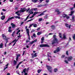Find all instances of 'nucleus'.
Wrapping results in <instances>:
<instances>
[{
  "mask_svg": "<svg viewBox=\"0 0 75 75\" xmlns=\"http://www.w3.org/2000/svg\"><path fill=\"white\" fill-rule=\"evenodd\" d=\"M56 35H54L53 36V40L52 41V45H54V44H58V39L56 38Z\"/></svg>",
  "mask_w": 75,
  "mask_h": 75,
  "instance_id": "obj_1",
  "label": "nucleus"
},
{
  "mask_svg": "<svg viewBox=\"0 0 75 75\" xmlns=\"http://www.w3.org/2000/svg\"><path fill=\"white\" fill-rule=\"evenodd\" d=\"M30 8H28V9H26V8H21V10L18 11L17 12H16V13H19V12L20 13H23V12H24V11H26L27 12H28V11L30 10Z\"/></svg>",
  "mask_w": 75,
  "mask_h": 75,
  "instance_id": "obj_2",
  "label": "nucleus"
},
{
  "mask_svg": "<svg viewBox=\"0 0 75 75\" xmlns=\"http://www.w3.org/2000/svg\"><path fill=\"white\" fill-rule=\"evenodd\" d=\"M46 67L49 72H50L51 73L52 72V67L50 66H48V65H46Z\"/></svg>",
  "mask_w": 75,
  "mask_h": 75,
  "instance_id": "obj_3",
  "label": "nucleus"
},
{
  "mask_svg": "<svg viewBox=\"0 0 75 75\" xmlns=\"http://www.w3.org/2000/svg\"><path fill=\"white\" fill-rule=\"evenodd\" d=\"M40 47L41 48L42 47H50V46L48 44H41L40 45Z\"/></svg>",
  "mask_w": 75,
  "mask_h": 75,
  "instance_id": "obj_4",
  "label": "nucleus"
},
{
  "mask_svg": "<svg viewBox=\"0 0 75 75\" xmlns=\"http://www.w3.org/2000/svg\"><path fill=\"white\" fill-rule=\"evenodd\" d=\"M60 50L61 48H59V47H57L56 50L54 51V53L55 54H57V52H58L60 51Z\"/></svg>",
  "mask_w": 75,
  "mask_h": 75,
  "instance_id": "obj_5",
  "label": "nucleus"
},
{
  "mask_svg": "<svg viewBox=\"0 0 75 75\" xmlns=\"http://www.w3.org/2000/svg\"><path fill=\"white\" fill-rule=\"evenodd\" d=\"M47 11V10L45 11H43L42 13H41L40 14L38 15V16H43V15H45V14L44 13H45Z\"/></svg>",
  "mask_w": 75,
  "mask_h": 75,
  "instance_id": "obj_6",
  "label": "nucleus"
},
{
  "mask_svg": "<svg viewBox=\"0 0 75 75\" xmlns=\"http://www.w3.org/2000/svg\"><path fill=\"white\" fill-rule=\"evenodd\" d=\"M65 25L66 27H69V29H71V25H70L69 26V25L67 23H66Z\"/></svg>",
  "mask_w": 75,
  "mask_h": 75,
  "instance_id": "obj_7",
  "label": "nucleus"
},
{
  "mask_svg": "<svg viewBox=\"0 0 75 75\" xmlns=\"http://www.w3.org/2000/svg\"><path fill=\"white\" fill-rule=\"evenodd\" d=\"M55 11V12L57 13V14H58V15H59V14H61V12H59V9H57Z\"/></svg>",
  "mask_w": 75,
  "mask_h": 75,
  "instance_id": "obj_8",
  "label": "nucleus"
},
{
  "mask_svg": "<svg viewBox=\"0 0 75 75\" xmlns=\"http://www.w3.org/2000/svg\"><path fill=\"white\" fill-rule=\"evenodd\" d=\"M72 58H73L72 57L70 56L68 57V58H67V60L68 61H71V60H72Z\"/></svg>",
  "mask_w": 75,
  "mask_h": 75,
  "instance_id": "obj_9",
  "label": "nucleus"
},
{
  "mask_svg": "<svg viewBox=\"0 0 75 75\" xmlns=\"http://www.w3.org/2000/svg\"><path fill=\"white\" fill-rule=\"evenodd\" d=\"M26 30L27 31V33L28 34V37H30V31H29V29H27Z\"/></svg>",
  "mask_w": 75,
  "mask_h": 75,
  "instance_id": "obj_10",
  "label": "nucleus"
},
{
  "mask_svg": "<svg viewBox=\"0 0 75 75\" xmlns=\"http://www.w3.org/2000/svg\"><path fill=\"white\" fill-rule=\"evenodd\" d=\"M21 55L20 54H17V57L16 59V61H18V57H20V56Z\"/></svg>",
  "mask_w": 75,
  "mask_h": 75,
  "instance_id": "obj_11",
  "label": "nucleus"
},
{
  "mask_svg": "<svg viewBox=\"0 0 75 75\" xmlns=\"http://www.w3.org/2000/svg\"><path fill=\"white\" fill-rule=\"evenodd\" d=\"M71 20H72V22H74L75 21V16H72V19H71Z\"/></svg>",
  "mask_w": 75,
  "mask_h": 75,
  "instance_id": "obj_12",
  "label": "nucleus"
},
{
  "mask_svg": "<svg viewBox=\"0 0 75 75\" xmlns=\"http://www.w3.org/2000/svg\"><path fill=\"white\" fill-rule=\"evenodd\" d=\"M67 15L65 14H62V17L63 18H66V17L67 16Z\"/></svg>",
  "mask_w": 75,
  "mask_h": 75,
  "instance_id": "obj_13",
  "label": "nucleus"
},
{
  "mask_svg": "<svg viewBox=\"0 0 75 75\" xmlns=\"http://www.w3.org/2000/svg\"><path fill=\"white\" fill-rule=\"evenodd\" d=\"M5 18H6V16H5L3 15L1 17V19L2 20H4Z\"/></svg>",
  "mask_w": 75,
  "mask_h": 75,
  "instance_id": "obj_14",
  "label": "nucleus"
},
{
  "mask_svg": "<svg viewBox=\"0 0 75 75\" xmlns=\"http://www.w3.org/2000/svg\"><path fill=\"white\" fill-rule=\"evenodd\" d=\"M11 25H12V28H14V27H16V25H15L14 24H13V23H11Z\"/></svg>",
  "mask_w": 75,
  "mask_h": 75,
  "instance_id": "obj_15",
  "label": "nucleus"
},
{
  "mask_svg": "<svg viewBox=\"0 0 75 75\" xmlns=\"http://www.w3.org/2000/svg\"><path fill=\"white\" fill-rule=\"evenodd\" d=\"M13 18H14V17H11V18H9L7 20L8 21H10V20L11 19H13Z\"/></svg>",
  "mask_w": 75,
  "mask_h": 75,
  "instance_id": "obj_16",
  "label": "nucleus"
},
{
  "mask_svg": "<svg viewBox=\"0 0 75 75\" xmlns=\"http://www.w3.org/2000/svg\"><path fill=\"white\" fill-rule=\"evenodd\" d=\"M18 39H19V38H18V39L17 40L16 39H15L14 40H13L12 42V43H13V42H17V41H18Z\"/></svg>",
  "mask_w": 75,
  "mask_h": 75,
  "instance_id": "obj_17",
  "label": "nucleus"
},
{
  "mask_svg": "<svg viewBox=\"0 0 75 75\" xmlns=\"http://www.w3.org/2000/svg\"><path fill=\"white\" fill-rule=\"evenodd\" d=\"M3 43H2L0 44V48H3Z\"/></svg>",
  "mask_w": 75,
  "mask_h": 75,
  "instance_id": "obj_18",
  "label": "nucleus"
},
{
  "mask_svg": "<svg viewBox=\"0 0 75 75\" xmlns=\"http://www.w3.org/2000/svg\"><path fill=\"white\" fill-rule=\"evenodd\" d=\"M13 62H14V63H13L14 65H16L17 64V62L15 60H14Z\"/></svg>",
  "mask_w": 75,
  "mask_h": 75,
  "instance_id": "obj_19",
  "label": "nucleus"
},
{
  "mask_svg": "<svg viewBox=\"0 0 75 75\" xmlns=\"http://www.w3.org/2000/svg\"><path fill=\"white\" fill-rule=\"evenodd\" d=\"M58 71V69H57L55 68L54 69V72H57Z\"/></svg>",
  "mask_w": 75,
  "mask_h": 75,
  "instance_id": "obj_20",
  "label": "nucleus"
},
{
  "mask_svg": "<svg viewBox=\"0 0 75 75\" xmlns=\"http://www.w3.org/2000/svg\"><path fill=\"white\" fill-rule=\"evenodd\" d=\"M51 27L52 28V29H53V30L55 29V26L54 25H52Z\"/></svg>",
  "mask_w": 75,
  "mask_h": 75,
  "instance_id": "obj_21",
  "label": "nucleus"
},
{
  "mask_svg": "<svg viewBox=\"0 0 75 75\" xmlns=\"http://www.w3.org/2000/svg\"><path fill=\"white\" fill-rule=\"evenodd\" d=\"M37 56V54L36 53H35L34 55L32 57L33 58H34V57H35Z\"/></svg>",
  "mask_w": 75,
  "mask_h": 75,
  "instance_id": "obj_22",
  "label": "nucleus"
},
{
  "mask_svg": "<svg viewBox=\"0 0 75 75\" xmlns=\"http://www.w3.org/2000/svg\"><path fill=\"white\" fill-rule=\"evenodd\" d=\"M3 38L4 40H6V39H8V38H7V37H6V36H4V35L3 36Z\"/></svg>",
  "mask_w": 75,
  "mask_h": 75,
  "instance_id": "obj_23",
  "label": "nucleus"
},
{
  "mask_svg": "<svg viewBox=\"0 0 75 75\" xmlns=\"http://www.w3.org/2000/svg\"><path fill=\"white\" fill-rule=\"evenodd\" d=\"M74 11H71V14L69 15V16H72V15H73V13H74Z\"/></svg>",
  "mask_w": 75,
  "mask_h": 75,
  "instance_id": "obj_24",
  "label": "nucleus"
},
{
  "mask_svg": "<svg viewBox=\"0 0 75 75\" xmlns=\"http://www.w3.org/2000/svg\"><path fill=\"white\" fill-rule=\"evenodd\" d=\"M33 11V9L31 8L29 11L28 13H30L31 12H32Z\"/></svg>",
  "mask_w": 75,
  "mask_h": 75,
  "instance_id": "obj_25",
  "label": "nucleus"
},
{
  "mask_svg": "<svg viewBox=\"0 0 75 75\" xmlns=\"http://www.w3.org/2000/svg\"><path fill=\"white\" fill-rule=\"evenodd\" d=\"M73 39L74 40H75V34H74V35L72 36Z\"/></svg>",
  "mask_w": 75,
  "mask_h": 75,
  "instance_id": "obj_26",
  "label": "nucleus"
},
{
  "mask_svg": "<svg viewBox=\"0 0 75 75\" xmlns=\"http://www.w3.org/2000/svg\"><path fill=\"white\" fill-rule=\"evenodd\" d=\"M26 69H27L25 68L23 70V72L24 73H25V72H26Z\"/></svg>",
  "mask_w": 75,
  "mask_h": 75,
  "instance_id": "obj_27",
  "label": "nucleus"
},
{
  "mask_svg": "<svg viewBox=\"0 0 75 75\" xmlns=\"http://www.w3.org/2000/svg\"><path fill=\"white\" fill-rule=\"evenodd\" d=\"M14 17L15 18H18V19H20V18H21L20 16L18 17V16H14Z\"/></svg>",
  "mask_w": 75,
  "mask_h": 75,
  "instance_id": "obj_28",
  "label": "nucleus"
},
{
  "mask_svg": "<svg viewBox=\"0 0 75 75\" xmlns=\"http://www.w3.org/2000/svg\"><path fill=\"white\" fill-rule=\"evenodd\" d=\"M16 33V32L14 31L11 35L12 36H13V37H14V33Z\"/></svg>",
  "mask_w": 75,
  "mask_h": 75,
  "instance_id": "obj_29",
  "label": "nucleus"
},
{
  "mask_svg": "<svg viewBox=\"0 0 75 75\" xmlns=\"http://www.w3.org/2000/svg\"><path fill=\"white\" fill-rule=\"evenodd\" d=\"M41 71H42V70H41V69L38 70V74H40V72H41Z\"/></svg>",
  "mask_w": 75,
  "mask_h": 75,
  "instance_id": "obj_30",
  "label": "nucleus"
},
{
  "mask_svg": "<svg viewBox=\"0 0 75 75\" xmlns=\"http://www.w3.org/2000/svg\"><path fill=\"white\" fill-rule=\"evenodd\" d=\"M59 34L60 38H62V34H61V33H59Z\"/></svg>",
  "mask_w": 75,
  "mask_h": 75,
  "instance_id": "obj_31",
  "label": "nucleus"
},
{
  "mask_svg": "<svg viewBox=\"0 0 75 75\" xmlns=\"http://www.w3.org/2000/svg\"><path fill=\"white\" fill-rule=\"evenodd\" d=\"M37 0H32V1L34 2V3H36V2H37Z\"/></svg>",
  "mask_w": 75,
  "mask_h": 75,
  "instance_id": "obj_32",
  "label": "nucleus"
},
{
  "mask_svg": "<svg viewBox=\"0 0 75 75\" xmlns=\"http://www.w3.org/2000/svg\"><path fill=\"white\" fill-rule=\"evenodd\" d=\"M37 14H38V12L36 11L33 14L34 16H35Z\"/></svg>",
  "mask_w": 75,
  "mask_h": 75,
  "instance_id": "obj_33",
  "label": "nucleus"
},
{
  "mask_svg": "<svg viewBox=\"0 0 75 75\" xmlns=\"http://www.w3.org/2000/svg\"><path fill=\"white\" fill-rule=\"evenodd\" d=\"M66 38H67V37H66V35H64L63 38L64 39H65Z\"/></svg>",
  "mask_w": 75,
  "mask_h": 75,
  "instance_id": "obj_34",
  "label": "nucleus"
},
{
  "mask_svg": "<svg viewBox=\"0 0 75 75\" xmlns=\"http://www.w3.org/2000/svg\"><path fill=\"white\" fill-rule=\"evenodd\" d=\"M42 18H40L39 19L38 21H40V22L41 21H42Z\"/></svg>",
  "mask_w": 75,
  "mask_h": 75,
  "instance_id": "obj_35",
  "label": "nucleus"
},
{
  "mask_svg": "<svg viewBox=\"0 0 75 75\" xmlns=\"http://www.w3.org/2000/svg\"><path fill=\"white\" fill-rule=\"evenodd\" d=\"M48 18V15H46V16H45L44 18L45 19H47Z\"/></svg>",
  "mask_w": 75,
  "mask_h": 75,
  "instance_id": "obj_36",
  "label": "nucleus"
},
{
  "mask_svg": "<svg viewBox=\"0 0 75 75\" xmlns=\"http://www.w3.org/2000/svg\"><path fill=\"white\" fill-rule=\"evenodd\" d=\"M68 52H69L68 51H66V54L67 55V56L69 55V54H68Z\"/></svg>",
  "mask_w": 75,
  "mask_h": 75,
  "instance_id": "obj_37",
  "label": "nucleus"
},
{
  "mask_svg": "<svg viewBox=\"0 0 75 75\" xmlns=\"http://www.w3.org/2000/svg\"><path fill=\"white\" fill-rule=\"evenodd\" d=\"M38 7H42V4L39 5H38Z\"/></svg>",
  "mask_w": 75,
  "mask_h": 75,
  "instance_id": "obj_38",
  "label": "nucleus"
},
{
  "mask_svg": "<svg viewBox=\"0 0 75 75\" xmlns=\"http://www.w3.org/2000/svg\"><path fill=\"white\" fill-rule=\"evenodd\" d=\"M29 69H30V68L28 67L27 68V69H26V70L27 72H28V71H29Z\"/></svg>",
  "mask_w": 75,
  "mask_h": 75,
  "instance_id": "obj_39",
  "label": "nucleus"
},
{
  "mask_svg": "<svg viewBox=\"0 0 75 75\" xmlns=\"http://www.w3.org/2000/svg\"><path fill=\"white\" fill-rule=\"evenodd\" d=\"M33 43H34V42H33V41L31 42H30V45H32V44H33Z\"/></svg>",
  "mask_w": 75,
  "mask_h": 75,
  "instance_id": "obj_40",
  "label": "nucleus"
},
{
  "mask_svg": "<svg viewBox=\"0 0 75 75\" xmlns=\"http://www.w3.org/2000/svg\"><path fill=\"white\" fill-rule=\"evenodd\" d=\"M8 31L9 32V33H11V32H12V30L10 29H9L8 30Z\"/></svg>",
  "mask_w": 75,
  "mask_h": 75,
  "instance_id": "obj_41",
  "label": "nucleus"
},
{
  "mask_svg": "<svg viewBox=\"0 0 75 75\" xmlns=\"http://www.w3.org/2000/svg\"><path fill=\"white\" fill-rule=\"evenodd\" d=\"M16 12H17V11H16L15 13V14H17V15H18V16H20V13H16Z\"/></svg>",
  "mask_w": 75,
  "mask_h": 75,
  "instance_id": "obj_42",
  "label": "nucleus"
},
{
  "mask_svg": "<svg viewBox=\"0 0 75 75\" xmlns=\"http://www.w3.org/2000/svg\"><path fill=\"white\" fill-rule=\"evenodd\" d=\"M33 25V27H37V24H34V25Z\"/></svg>",
  "mask_w": 75,
  "mask_h": 75,
  "instance_id": "obj_43",
  "label": "nucleus"
},
{
  "mask_svg": "<svg viewBox=\"0 0 75 75\" xmlns=\"http://www.w3.org/2000/svg\"><path fill=\"white\" fill-rule=\"evenodd\" d=\"M45 2L48 3H49L50 2V1L49 0H46Z\"/></svg>",
  "mask_w": 75,
  "mask_h": 75,
  "instance_id": "obj_44",
  "label": "nucleus"
},
{
  "mask_svg": "<svg viewBox=\"0 0 75 75\" xmlns=\"http://www.w3.org/2000/svg\"><path fill=\"white\" fill-rule=\"evenodd\" d=\"M8 39H6V40H5L6 41V42L5 44H7V42H8Z\"/></svg>",
  "mask_w": 75,
  "mask_h": 75,
  "instance_id": "obj_45",
  "label": "nucleus"
},
{
  "mask_svg": "<svg viewBox=\"0 0 75 75\" xmlns=\"http://www.w3.org/2000/svg\"><path fill=\"white\" fill-rule=\"evenodd\" d=\"M41 32H38V35H40V34H41Z\"/></svg>",
  "mask_w": 75,
  "mask_h": 75,
  "instance_id": "obj_46",
  "label": "nucleus"
},
{
  "mask_svg": "<svg viewBox=\"0 0 75 75\" xmlns=\"http://www.w3.org/2000/svg\"><path fill=\"white\" fill-rule=\"evenodd\" d=\"M33 41L34 43V42H37V39H35Z\"/></svg>",
  "mask_w": 75,
  "mask_h": 75,
  "instance_id": "obj_47",
  "label": "nucleus"
},
{
  "mask_svg": "<svg viewBox=\"0 0 75 75\" xmlns=\"http://www.w3.org/2000/svg\"><path fill=\"white\" fill-rule=\"evenodd\" d=\"M33 36L34 37H36V35H35V33H33Z\"/></svg>",
  "mask_w": 75,
  "mask_h": 75,
  "instance_id": "obj_48",
  "label": "nucleus"
},
{
  "mask_svg": "<svg viewBox=\"0 0 75 75\" xmlns=\"http://www.w3.org/2000/svg\"><path fill=\"white\" fill-rule=\"evenodd\" d=\"M65 55H62V56L61 58H64V57H65Z\"/></svg>",
  "mask_w": 75,
  "mask_h": 75,
  "instance_id": "obj_49",
  "label": "nucleus"
},
{
  "mask_svg": "<svg viewBox=\"0 0 75 75\" xmlns=\"http://www.w3.org/2000/svg\"><path fill=\"white\" fill-rule=\"evenodd\" d=\"M8 68V67H5L4 69V71H5V70H6V69H7V68Z\"/></svg>",
  "mask_w": 75,
  "mask_h": 75,
  "instance_id": "obj_50",
  "label": "nucleus"
},
{
  "mask_svg": "<svg viewBox=\"0 0 75 75\" xmlns=\"http://www.w3.org/2000/svg\"><path fill=\"white\" fill-rule=\"evenodd\" d=\"M30 42V40H27L26 41V43H27V42Z\"/></svg>",
  "mask_w": 75,
  "mask_h": 75,
  "instance_id": "obj_51",
  "label": "nucleus"
},
{
  "mask_svg": "<svg viewBox=\"0 0 75 75\" xmlns=\"http://www.w3.org/2000/svg\"><path fill=\"white\" fill-rule=\"evenodd\" d=\"M64 62L66 63V64H68V61L67 60H65Z\"/></svg>",
  "mask_w": 75,
  "mask_h": 75,
  "instance_id": "obj_52",
  "label": "nucleus"
},
{
  "mask_svg": "<svg viewBox=\"0 0 75 75\" xmlns=\"http://www.w3.org/2000/svg\"><path fill=\"white\" fill-rule=\"evenodd\" d=\"M66 18L67 19H69V16H67Z\"/></svg>",
  "mask_w": 75,
  "mask_h": 75,
  "instance_id": "obj_53",
  "label": "nucleus"
},
{
  "mask_svg": "<svg viewBox=\"0 0 75 75\" xmlns=\"http://www.w3.org/2000/svg\"><path fill=\"white\" fill-rule=\"evenodd\" d=\"M41 40L44 41V37H42L41 38Z\"/></svg>",
  "mask_w": 75,
  "mask_h": 75,
  "instance_id": "obj_54",
  "label": "nucleus"
},
{
  "mask_svg": "<svg viewBox=\"0 0 75 75\" xmlns=\"http://www.w3.org/2000/svg\"><path fill=\"white\" fill-rule=\"evenodd\" d=\"M17 37L18 38H20V37H21V35H19L17 36Z\"/></svg>",
  "mask_w": 75,
  "mask_h": 75,
  "instance_id": "obj_55",
  "label": "nucleus"
},
{
  "mask_svg": "<svg viewBox=\"0 0 75 75\" xmlns=\"http://www.w3.org/2000/svg\"><path fill=\"white\" fill-rule=\"evenodd\" d=\"M33 10L34 11H36V10H37V8H34L33 9Z\"/></svg>",
  "mask_w": 75,
  "mask_h": 75,
  "instance_id": "obj_56",
  "label": "nucleus"
},
{
  "mask_svg": "<svg viewBox=\"0 0 75 75\" xmlns=\"http://www.w3.org/2000/svg\"><path fill=\"white\" fill-rule=\"evenodd\" d=\"M74 7H72V8H70V10H72L74 9Z\"/></svg>",
  "mask_w": 75,
  "mask_h": 75,
  "instance_id": "obj_57",
  "label": "nucleus"
},
{
  "mask_svg": "<svg viewBox=\"0 0 75 75\" xmlns=\"http://www.w3.org/2000/svg\"><path fill=\"white\" fill-rule=\"evenodd\" d=\"M34 25V23H32V24H30V27H32V25Z\"/></svg>",
  "mask_w": 75,
  "mask_h": 75,
  "instance_id": "obj_58",
  "label": "nucleus"
},
{
  "mask_svg": "<svg viewBox=\"0 0 75 75\" xmlns=\"http://www.w3.org/2000/svg\"><path fill=\"white\" fill-rule=\"evenodd\" d=\"M24 22H21V25H22V24H24Z\"/></svg>",
  "mask_w": 75,
  "mask_h": 75,
  "instance_id": "obj_59",
  "label": "nucleus"
},
{
  "mask_svg": "<svg viewBox=\"0 0 75 75\" xmlns=\"http://www.w3.org/2000/svg\"><path fill=\"white\" fill-rule=\"evenodd\" d=\"M7 54V52H5L4 53V55H6Z\"/></svg>",
  "mask_w": 75,
  "mask_h": 75,
  "instance_id": "obj_60",
  "label": "nucleus"
},
{
  "mask_svg": "<svg viewBox=\"0 0 75 75\" xmlns=\"http://www.w3.org/2000/svg\"><path fill=\"white\" fill-rule=\"evenodd\" d=\"M72 41V40H71V38L69 37V41Z\"/></svg>",
  "mask_w": 75,
  "mask_h": 75,
  "instance_id": "obj_61",
  "label": "nucleus"
},
{
  "mask_svg": "<svg viewBox=\"0 0 75 75\" xmlns=\"http://www.w3.org/2000/svg\"><path fill=\"white\" fill-rule=\"evenodd\" d=\"M43 42H44V41L42 40V41H41V44H42V43H43Z\"/></svg>",
  "mask_w": 75,
  "mask_h": 75,
  "instance_id": "obj_62",
  "label": "nucleus"
},
{
  "mask_svg": "<svg viewBox=\"0 0 75 75\" xmlns=\"http://www.w3.org/2000/svg\"><path fill=\"white\" fill-rule=\"evenodd\" d=\"M33 13H34V12H32L31 13H30V14H33Z\"/></svg>",
  "mask_w": 75,
  "mask_h": 75,
  "instance_id": "obj_63",
  "label": "nucleus"
},
{
  "mask_svg": "<svg viewBox=\"0 0 75 75\" xmlns=\"http://www.w3.org/2000/svg\"><path fill=\"white\" fill-rule=\"evenodd\" d=\"M25 73V75H27L28 74H27V73H26V72L25 73Z\"/></svg>",
  "mask_w": 75,
  "mask_h": 75,
  "instance_id": "obj_64",
  "label": "nucleus"
}]
</instances>
